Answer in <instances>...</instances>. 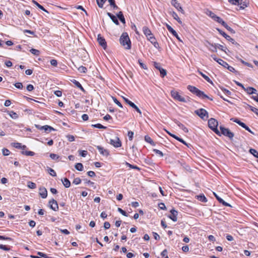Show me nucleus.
I'll use <instances>...</instances> for the list:
<instances>
[{
	"instance_id": "1",
	"label": "nucleus",
	"mask_w": 258,
	"mask_h": 258,
	"mask_svg": "<svg viewBox=\"0 0 258 258\" xmlns=\"http://www.w3.org/2000/svg\"><path fill=\"white\" fill-rule=\"evenodd\" d=\"M187 89L192 93L196 95L199 98H201L202 99H205L207 98L210 99V100L212 101L213 99L212 98H210L208 96H207L206 94L204 93V92L200 90L199 89H198L197 87L188 85L187 86Z\"/></svg>"
},
{
	"instance_id": "2",
	"label": "nucleus",
	"mask_w": 258,
	"mask_h": 258,
	"mask_svg": "<svg viewBox=\"0 0 258 258\" xmlns=\"http://www.w3.org/2000/svg\"><path fill=\"white\" fill-rule=\"evenodd\" d=\"M119 42L121 45L124 47L126 49H130L131 48V42L128 35L126 32H123L121 34Z\"/></svg>"
},
{
	"instance_id": "3",
	"label": "nucleus",
	"mask_w": 258,
	"mask_h": 258,
	"mask_svg": "<svg viewBox=\"0 0 258 258\" xmlns=\"http://www.w3.org/2000/svg\"><path fill=\"white\" fill-rule=\"evenodd\" d=\"M208 126L215 134L218 136H220V132L218 130V122L213 118H211L208 120Z\"/></svg>"
},
{
	"instance_id": "4",
	"label": "nucleus",
	"mask_w": 258,
	"mask_h": 258,
	"mask_svg": "<svg viewBox=\"0 0 258 258\" xmlns=\"http://www.w3.org/2000/svg\"><path fill=\"white\" fill-rule=\"evenodd\" d=\"M219 128L220 130V135L222 134L224 136L228 137L231 140L233 139L234 137V134L231 132L229 129L225 128L221 125L219 126Z\"/></svg>"
},
{
	"instance_id": "5",
	"label": "nucleus",
	"mask_w": 258,
	"mask_h": 258,
	"mask_svg": "<svg viewBox=\"0 0 258 258\" xmlns=\"http://www.w3.org/2000/svg\"><path fill=\"white\" fill-rule=\"evenodd\" d=\"M195 113L203 120H206L209 117L208 112L206 110L203 108H200L195 110Z\"/></svg>"
},
{
	"instance_id": "6",
	"label": "nucleus",
	"mask_w": 258,
	"mask_h": 258,
	"mask_svg": "<svg viewBox=\"0 0 258 258\" xmlns=\"http://www.w3.org/2000/svg\"><path fill=\"white\" fill-rule=\"evenodd\" d=\"M243 0H228V2L232 5L239 6L240 9H244L246 7L245 3H242Z\"/></svg>"
},
{
	"instance_id": "7",
	"label": "nucleus",
	"mask_w": 258,
	"mask_h": 258,
	"mask_svg": "<svg viewBox=\"0 0 258 258\" xmlns=\"http://www.w3.org/2000/svg\"><path fill=\"white\" fill-rule=\"evenodd\" d=\"M35 126L37 129L40 130H44L46 133H50L52 131H54V129L52 127L48 125L41 126L38 124H35Z\"/></svg>"
},
{
	"instance_id": "8",
	"label": "nucleus",
	"mask_w": 258,
	"mask_h": 258,
	"mask_svg": "<svg viewBox=\"0 0 258 258\" xmlns=\"http://www.w3.org/2000/svg\"><path fill=\"white\" fill-rule=\"evenodd\" d=\"M217 30L219 32V33L222 35L224 37H225L226 40L229 41L233 44H238V43L235 41V40L230 37V36L226 34L224 32L222 31L219 28H217Z\"/></svg>"
},
{
	"instance_id": "9",
	"label": "nucleus",
	"mask_w": 258,
	"mask_h": 258,
	"mask_svg": "<svg viewBox=\"0 0 258 258\" xmlns=\"http://www.w3.org/2000/svg\"><path fill=\"white\" fill-rule=\"evenodd\" d=\"M109 143L115 148L120 147L122 145L121 141L118 137H115V139H110Z\"/></svg>"
},
{
	"instance_id": "10",
	"label": "nucleus",
	"mask_w": 258,
	"mask_h": 258,
	"mask_svg": "<svg viewBox=\"0 0 258 258\" xmlns=\"http://www.w3.org/2000/svg\"><path fill=\"white\" fill-rule=\"evenodd\" d=\"M171 4L178 11L181 12L182 14L184 13V11L182 8L181 7L180 4L178 2L177 0H171Z\"/></svg>"
},
{
	"instance_id": "11",
	"label": "nucleus",
	"mask_w": 258,
	"mask_h": 258,
	"mask_svg": "<svg viewBox=\"0 0 258 258\" xmlns=\"http://www.w3.org/2000/svg\"><path fill=\"white\" fill-rule=\"evenodd\" d=\"M97 41L99 45L101 46L103 49H105L107 47V43L105 39L103 37L101 36L100 34H99L97 37Z\"/></svg>"
},
{
	"instance_id": "12",
	"label": "nucleus",
	"mask_w": 258,
	"mask_h": 258,
	"mask_svg": "<svg viewBox=\"0 0 258 258\" xmlns=\"http://www.w3.org/2000/svg\"><path fill=\"white\" fill-rule=\"evenodd\" d=\"M211 57L214 60L217 61L219 64L222 66L224 68H226L227 66H228L227 62H226V61H225L224 60L221 58H217L215 55H211Z\"/></svg>"
},
{
	"instance_id": "13",
	"label": "nucleus",
	"mask_w": 258,
	"mask_h": 258,
	"mask_svg": "<svg viewBox=\"0 0 258 258\" xmlns=\"http://www.w3.org/2000/svg\"><path fill=\"white\" fill-rule=\"evenodd\" d=\"M208 15L212 18L214 21H216L217 22L220 23L223 20L220 17L217 16L216 14H215L212 11L209 12Z\"/></svg>"
},
{
	"instance_id": "14",
	"label": "nucleus",
	"mask_w": 258,
	"mask_h": 258,
	"mask_svg": "<svg viewBox=\"0 0 258 258\" xmlns=\"http://www.w3.org/2000/svg\"><path fill=\"white\" fill-rule=\"evenodd\" d=\"M96 148L98 150L100 154L102 155L107 157L109 155V151L107 150L104 149L102 147L100 146H97Z\"/></svg>"
},
{
	"instance_id": "15",
	"label": "nucleus",
	"mask_w": 258,
	"mask_h": 258,
	"mask_svg": "<svg viewBox=\"0 0 258 258\" xmlns=\"http://www.w3.org/2000/svg\"><path fill=\"white\" fill-rule=\"evenodd\" d=\"M214 195L216 198V199L218 201V202L222 204L224 206H227L229 207H232L229 204L227 203V202H225L222 198H221L219 196H218L216 193L214 192Z\"/></svg>"
},
{
	"instance_id": "16",
	"label": "nucleus",
	"mask_w": 258,
	"mask_h": 258,
	"mask_svg": "<svg viewBox=\"0 0 258 258\" xmlns=\"http://www.w3.org/2000/svg\"><path fill=\"white\" fill-rule=\"evenodd\" d=\"M170 213L168 215V217L172 220L175 222L177 221V216L178 215V211H170Z\"/></svg>"
},
{
	"instance_id": "17",
	"label": "nucleus",
	"mask_w": 258,
	"mask_h": 258,
	"mask_svg": "<svg viewBox=\"0 0 258 258\" xmlns=\"http://www.w3.org/2000/svg\"><path fill=\"white\" fill-rule=\"evenodd\" d=\"M48 205L49 207L52 210H55L56 208H58L57 202L54 199H52L49 202Z\"/></svg>"
},
{
	"instance_id": "18",
	"label": "nucleus",
	"mask_w": 258,
	"mask_h": 258,
	"mask_svg": "<svg viewBox=\"0 0 258 258\" xmlns=\"http://www.w3.org/2000/svg\"><path fill=\"white\" fill-rule=\"evenodd\" d=\"M207 45H206V46L207 47H209V49L210 51L214 52H217V50L216 44H212L209 41H207Z\"/></svg>"
},
{
	"instance_id": "19",
	"label": "nucleus",
	"mask_w": 258,
	"mask_h": 258,
	"mask_svg": "<svg viewBox=\"0 0 258 258\" xmlns=\"http://www.w3.org/2000/svg\"><path fill=\"white\" fill-rule=\"evenodd\" d=\"M39 195L43 199H45L47 197V191L44 187L39 188Z\"/></svg>"
},
{
	"instance_id": "20",
	"label": "nucleus",
	"mask_w": 258,
	"mask_h": 258,
	"mask_svg": "<svg viewBox=\"0 0 258 258\" xmlns=\"http://www.w3.org/2000/svg\"><path fill=\"white\" fill-rule=\"evenodd\" d=\"M143 32L147 38L153 35L151 32V31L147 26H144L143 27Z\"/></svg>"
},
{
	"instance_id": "21",
	"label": "nucleus",
	"mask_w": 258,
	"mask_h": 258,
	"mask_svg": "<svg viewBox=\"0 0 258 258\" xmlns=\"http://www.w3.org/2000/svg\"><path fill=\"white\" fill-rule=\"evenodd\" d=\"M107 15L111 19V20L114 24H115L117 25H119V22L118 21L117 16H114V15L109 12H107Z\"/></svg>"
},
{
	"instance_id": "22",
	"label": "nucleus",
	"mask_w": 258,
	"mask_h": 258,
	"mask_svg": "<svg viewBox=\"0 0 258 258\" xmlns=\"http://www.w3.org/2000/svg\"><path fill=\"white\" fill-rule=\"evenodd\" d=\"M231 120H232L233 122L237 123L240 126H241V127H242L243 128H244L245 129H247V128H248V126L244 123L241 121L238 118H232L231 119Z\"/></svg>"
},
{
	"instance_id": "23",
	"label": "nucleus",
	"mask_w": 258,
	"mask_h": 258,
	"mask_svg": "<svg viewBox=\"0 0 258 258\" xmlns=\"http://www.w3.org/2000/svg\"><path fill=\"white\" fill-rule=\"evenodd\" d=\"M220 24H221L223 26H224L228 31L230 32L231 33H235V31L232 28L228 26L226 23L223 20H222Z\"/></svg>"
},
{
	"instance_id": "24",
	"label": "nucleus",
	"mask_w": 258,
	"mask_h": 258,
	"mask_svg": "<svg viewBox=\"0 0 258 258\" xmlns=\"http://www.w3.org/2000/svg\"><path fill=\"white\" fill-rule=\"evenodd\" d=\"M196 198L197 200L201 202L206 203L207 202L206 197L203 194L196 196Z\"/></svg>"
},
{
	"instance_id": "25",
	"label": "nucleus",
	"mask_w": 258,
	"mask_h": 258,
	"mask_svg": "<svg viewBox=\"0 0 258 258\" xmlns=\"http://www.w3.org/2000/svg\"><path fill=\"white\" fill-rule=\"evenodd\" d=\"M175 100H177L180 102H187V101H189V97L187 96L186 98L183 97L181 96H180L179 94L177 97V98L175 99Z\"/></svg>"
},
{
	"instance_id": "26",
	"label": "nucleus",
	"mask_w": 258,
	"mask_h": 258,
	"mask_svg": "<svg viewBox=\"0 0 258 258\" xmlns=\"http://www.w3.org/2000/svg\"><path fill=\"white\" fill-rule=\"evenodd\" d=\"M198 73L201 75L208 82H209V83L211 84H213V82L210 79V78L207 76L206 75H205V74H204L203 72H202L201 71L198 70Z\"/></svg>"
},
{
	"instance_id": "27",
	"label": "nucleus",
	"mask_w": 258,
	"mask_h": 258,
	"mask_svg": "<svg viewBox=\"0 0 258 258\" xmlns=\"http://www.w3.org/2000/svg\"><path fill=\"white\" fill-rule=\"evenodd\" d=\"M244 90L249 94H256V92H257V90L255 89L250 87L244 88Z\"/></svg>"
},
{
	"instance_id": "28",
	"label": "nucleus",
	"mask_w": 258,
	"mask_h": 258,
	"mask_svg": "<svg viewBox=\"0 0 258 258\" xmlns=\"http://www.w3.org/2000/svg\"><path fill=\"white\" fill-rule=\"evenodd\" d=\"M117 18L123 24L125 23V20L122 12H119L116 14Z\"/></svg>"
},
{
	"instance_id": "29",
	"label": "nucleus",
	"mask_w": 258,
	"mask_h": 258,
	"mask_svg": "<svg viewBox=\"0 0 258 258\" xmlns=\"http://www.w3.org/2000/svg\"><path fill=\"white\" fill-rule=\"evenodd\" d=\"M175 122L181 130H182L184 131V132L187 133L188 132V129L179 121L176 120V121H175Z\"/></svg>"
},
{
	"instance_id": "30",
	"label": "nucleus",
	"mask_w": 258,
	"mask_h": 258,
	"mask_svg": "<svg viewBox=\"0 0 258 258\" xmlns=\"http://www.w3.org/2000/svg\"><path fill=\"white\" fill-rule=\"evenodd\" d=\"M72 82L74 84V85L77 87L79 88L82 91H83V92H85V90L84 89V88L82 87L81 84L78 81H77L76 80H74L73 81H72Z\"/></svg>"
},
{
	"instance_id": "31",
	"label": "nucleus",
	"mask_w": 258,
	"mask_h": 258,
	"mask_svg": "<svg viewBox=\"0 0 258 258\" xmlns=\"http://www.w3.org/2000/svg\"><path fill=\"white\" fill-rule=\"evenodd\" d=\"M245 108L246 109H247V108L249 109L251 111L254 112L256 115H258V109H257L252 106H250L248 104H246Z\"/></svg>"
},
{
	"instance_id": "32",
	"label": "nucleus",
	"mask_w": 258,
	"mask_h": 258,
	"mask_svg": "<svg viewBox=\"0 0 258 258\" xmlns=\"http://www.w3.org/2000/svg\"><path fill=\"white\" fill-rule=\"evenodd\" d=\"M61 181H62V182L63 185L66 188H68L71 186V182L68 178H64L63 179V180L62 179Z\"/></svg>"
},
{
	"instance_id": "33",
	"label": "nucleus",
	"mask_w": 258,
	"mask_h": 258,
	"mask_svg": "<svg viewBox=\"0 0 258 258\" xmlns=\"http://www.w3.org/2000/svg\"><path fill=\"white\" fill-rule=\"evenodd\" d=\"M171 15L173 18L176 20L179 24H182V21L180 20V18L178 16L177 14L174 11L171 12Z\"/></svg>"
},
{
	"instance_id": "34",
	"label": "nucleus",
	"mask_w": 258,
	"mask_h": 258,
	"mask_svg": "<svg viewBox=\"0 0 258 258\" xmlns=\"http://www.w3.org/2000/svg\"><path fill=\"white\" fill-rule=\"evenodd\" d=\"M123 99L124 100V101H125V102L126 103H127L128 105H129L132 108H134L136 106V105L134 103L132 102L131 101L128 100L127 98L123 97Z\"/></svg>"
},
{
	"instance_id": "35",
	"label": "nucleus",
	"mask_w": 258,
	"mask_h": 258,
	"mask_svg": "<svg viewBox=\"0 0 258 258\" xmlns=\"http://www.w3.org/2000/svg\"><path fill=\"white\" fill-rule=\"evenodd\" d=\"M145 140L147 142L150 143L152 146H155V144L154 142V141H153V140L148 136H145Z\"/></svg>"
},
{
	"instance_id": "36",
	"label": "nucleus",
	"mask_w": 258,
	"mask_h": 258,
	"mask_svg": "<svg viewBox=\"0 0 258 258\" xmlns=\"http://www.w3.org/2000/svg\"><path fill=\"white\" fill-rule=\"evenodd\" d=\"M8 114L13 119H16L18 118L19 117L17 113H16V112H15L13 111H9Z\"/></svg>"
},
{
	"instance_id": "37",
	"label": "nucleus",
	"mask_w": 258,
	"mask_h": 258,
	"mask_svg": "<svg viewBox=\"0 0 258 258\" xmlns=\"http://www.w3.org/2000/svg\"><path fill=\"white\" fill-rule=\"evenodd\" d=\"M75 167V168L78 171H81L83 170V165L81 163H76Z\"/></svg>"
},
{
	"instance_id": "38",
	"label": "nucleus",
	"mask_w": 258,
	"mask_h": 258,
	"mask_svg": "<svg viewBox=\"0 0 258 258\" xmlns=\"http://www.w3.org/2000/svg\"><path fill=\"white\" fill-rule=\"evenodd\" d=\"M47 171L49 173V174L51 175L52 176L55 177L56 176V173L55 171L52 168L47 167Z\"/></svg>"
},
{
	"instance_id": "39",
	"label": "nucleus",
	"mask_w": 258,
	"mask_h": 258,
	"mask_svg": "<svg viewBox=\"0 0 258 258\" xmlns=\"http://www.w3.org/2000/svg\"><path fill=\"white\" fill-rule=\"evenodd\" d=\"M171 95L172 97L175 100L178 96L179 95V93L175 90H171L170 92Z\"/></svg>"
},
{
	"instance_id": "40",
	"label": "nucleus",
	"mask_w": 258,
	"mask_h": 258,
	"mask_svg": "<svg viewBox=\"0 0 258 258\" xmlns=\"http://www.w3.org/2000/svg\"><path fill=\"white\" fill-rule=\"evenodd\" d=\"M166 27L167 30L172 34L175 35L176 34V31L174 30L169 24H166Z\"/></svg>"
},
{
	"instance_id": "41",
	"label": "nucleus",
	"mask_w": 258,
	"mask_h": 258,
	"mask_svg": "<svg viewBox=\"0 0 258 258\" xmlns=\"http://www.w3.org/2000/svg\"><path fill=\"white\" fill-rule=\"evenodd\" d=\"M27 186L31 189H34L36 187V185L35 183L32 181H28Z\"/></svg>"
},
{
	"instance_id": "42",
	"label": "nucleus",
	"mask_w": 258,
	"mask_h": 258,
	"mask_svg": "<svg viewBox=\"0 0 258 258\" xmlns=\"http://www.w3.org/2000/svg\"><path fill=\"white\" fill-rule=\"evenodd\" d=\"M126 165L129 167L130 168L136 169L137 170L140 171L141 170L140 168L136 165H134L130 164L129 163L126 162Z\"/></svg>"
},
{
	"instance_id": "43",
	"label": "nucleus",
	"mask_w": 258,
	"mask_h": 258,
	"mask_svg": "<svg viewBox=\"0 0 258 258\" xmlns=\"http://www.w3.org/2000/svg\"><path fill=\"white\" fill-rule=\"evenodd\" d=\"M33 3L36 5V6L39 8L40 9L42 10V11L48 13V12L41 5H40L39 3H38L36 1H33Z\"/></svg>"
},
{
	"instance_id": "44",
	"label": "nucleus",
	"mask_w": 258,
	"mask_h": 258,
	"mask_svg": "<svg viewBox=\"0 0 258 258\" xmlns=\"http://www.w3.org/2000/svg\"><path fill=\"white\" fill-rule=\"evenodd\" d=\"M30 51L34 55H36V56H38L40 53V52L39 50H37V49H34V48H32L30 50Z\"/></svg>"
},
{
	"instance_id": "45",
	"label": "nucleus",
	"mask_w": 258,
	"mask_h": 258,
	"mask_svg": "<svg viewBox=\"0 0 258 258\" xmlns=\"http://www.w3.org/2000/svg\"><path fill=\"white\" fill-rule=\"evenodd\" d=\"M249 153L253 155L254 157L258 158V152L254 149H250Z\"/></svg>"
},
{
	"instance_id": "46",
	"label": "nucleus",
	"mask_w": 258,
	"mask_h": 258,
	"mask_svg": "<svg viewBox=\"0 0 258 258\" xmlns=\"http://www.w3.org/2000/svg\"><path fill=\"white\" fill-rule=\"evenodd\" d=\"M92 126L95 128H98L100 129H106V127L101 124L100 123H97L95 124H92Z\"/></svg>"
},
{
	"instance_id": "47",
	"label": "nucleus",
	"mask_w": 258,
	"mask_h": 258,
	"mask_svg": "<svg viewBox=\"0 0 258 258\" xmlns=\"http://www.w3.org/2000/svg\"><path fill=\"white\" fill-rule=\"evenodd\" d=\"M22 154L26 156H33L35 155L34 152L32 151H22Z\"/></svg>"
},
{
	"instance_id": "48",
	"label": "nucleus",
	"mask_w": 258,
	"mask_h": 258,
	"mask_svg": "<svg viewBox=\"0 0 258 258\" xmlns=\"http://www.w3.org/2000/svg\"><path fill=\"white\" fill-rule=\"evenodd\" d=\"M138 62L139 63L140 66L141 67V68L142 69H144V70L148 69L147 66L142 62L141 59H139L138 60Z\"/></svg>"
},
{
	"instance_id": "49",
	"label": "nucleus",
	"mask_w": 258,
	"mask_h": 258,
	"mask_svg": "<svg viewBox=\"0 0 258 258\" xmlns=\"http://www.w3.org/2000/svg\"><path fill=\"white\" fill-rule=\"evenodd\" d=\"M78 71L80 72V73H85L87 72V69L85 67H84L83 66H80L78 69Z\"/></svg>"
},
{
	"instance_id": "50",
	"label": "nucleus",
	"mask_w": 258,
	"mask_h": 258,
	"mask_svg": "<svg viewBox=\"0 0 258 258\" xmlns=\"http://www.w3.org/2000/svg\"><path fill=\"white\" fill-rule=\"evenodd\" d=\"M159 72L160 73V76L162 78L164 77L167 74V72L166 70L163 68H162L161 69H159Z\"/></svg>"
},
{
	"instance_id": "51",
	"label": "nucleus",
	"mask_w": 258,
	"mask_h": 258,
	"mask_svg": "<svg viewBox=\"0 0 258 258\" xmlns=\"http://www.w3.org/2000/svg\"><path fill=\"white\" fill-rule=\"evenodd\" d=\"M50 157L54 160H57L59 158V156L57 154L51 153L49 155Z\"/></svg>"
},
{
	"instance_id": "52",
	"label": "nucleus",
	"mask_w": 258,
	"mask_h": 258,
	"mask_svg": "<svg viewBox=\"0 0 258 258\" xmlns=\"http://www.w3.org/2000/svg\"><path fill=\"white\" fill-rule=\"evenodd\" d=\"M96 2L98 7L102 8L105 1V0H96Z\"/></svg>"
},
{
	"instance_id": "53",
	"label": "nucleus",
	"mask_w": 258,
	"mask_h": 258,
	"mask_svg": "<svg viewBox=\"0 0 258 258\" xmlns=\"http://www.w3.org/2000/svg\"><path fill=\"white\" fill-rule=\"evenodd\" d=\"M153 151L156 154L159 155L160 157H163L164 155L163 153L159 150L154 149L153 150Z\"/></svg>"
},
{
	"instance_id": "54",
	"label": "nucleus",
	"mask_w": 258,
	"mask_h": 258,
	"mask_svg": "<svg viewBox=\"0 0 258 258\" xmlns=\"http://www.w3.org/2000/svg\"><path fill=\"white\" fill-rule=\"evenodd\" d=\"M113 100L114 102L117 104L119 107L122 108L123 106L121 103L115 98V97H112Z\"/></svg>"
},
{
	"instance_id": "55",
	"label": "nucleus",
	"mask_w": 258,
	"mask_h": 258,
	"mask_svg": "<svg viewBox=\"0 0 258 258\" xmlns=\"http://www.w3.org/2000/svg\"><path fill=\"white\" fill-rule=\"evenodd\" d=\"M134 134V132L131 131L128 132L127 136L130 141L133 140Z\"/></svg>"
},
{
	"instance_id": "56",
	"label": "nucleus",
	"mask_w": 258,
	"mask_h": 258,
	"mask_svg": "<svg viewBox=\"0 0 258 258\" xmlns=\"http://www.w3.org/2000/svg\"><path fill=\"white\" fill-rule=\"evenodd\" d=\"M81 182V179L79 177L75 178L73 181V183L76 185L80 184Z\"/></svg>"
},
{
	"instance_id": "57",
	"label": "nucleus",
	"mask_w": 258,
	"mask_h": 258,
	"mask_svg": "<svg viewBox=\"0 0 258 258\" xmlns=\"http://www.w3.org/2000/svg\"><path fill=\"white\" fill-rule=\"evenodd\" d=\"M0 249H2L3 250H6V251H9L11 249L10 247L5 245L0 244Z\"/></svg>"
},
{
	"instance_id": "58",
	"label": "nucleus",
	"mask_w": 258,
	"mask_h": 258,
	"mask_svg": "<svg viewBox=\"0 0 258 258\" xmlns=\"http://www.w3.org/2000/svg\"><path fill=\"white\" fill-rule=\"evenodd\" d=\"M147 39L150 41V42L153 44V42H155L156 41V39L155 38V37L154 36V35H152L151 36H150L149 37H148L147 38Z\"/></svg>"
},
{
	"instance_id": "59",
	"label": "nucleus",
	"mask_w": 258,
	"mask_h": 258,
	"mask_svg": "<svg viewBox=\"0 0 258 258\" xmlns=\"http://www.w3.org/2000/svg\"><path fill=\"white\" fill-rule=\"evenodd\" d=\"M217 45V48H218L219 49L226 52V49H227L226 47H224L223 45L220 44H216Z\"/></svg>"
},
{
	"instance_id": "60",
	"label": "nucleus",
	"mask_w": 258,
	"mask_h": 258,
	"mask_svg": "<svg viewBox=\"0 0 258 258\" xmlns=\"http://www.w3.org/2000/svg\"><path fill=\"white\" fill-rule=\"evenodd\" d=\"M79 154L81 156L85 157L87 156L88 152L85 150L79 151Z\"/></svg>"
},
{
	"instance_id": "61",
	"label": "nucleus",
	"mask_w": 258,
	"mask_h": 258,
	"mask_svg": "<svg viewBox=\"0 0 258 258\" xmlns=\"http://www.w3.org/2000/svg\"><path fill=\"white\" fill-rule=\"evenodd\" d=\"M2 152H3V155H4V156H8L10 154V151L8 149H6V148H4L3 149Z\"/></svg>"
},
{
	"instance_id": "62",
	"label": "nucleus",
	"mask_w": 258,
	"mask_h": 258,
	"mask_svg": "<svg viewBox=\"0 0 258 258\" xmlns=\"http://www.w3.org/2000/svg\"><path fill=\"white\" fill-rule=\"evenodd\" d=\"M15 86L19 89H22L23 87V84L22 83H16L14 84Z\"/></svg>"
},
{
	"instance_id": "63",
	"label": "nucleus",
	"mask_w": 258,
	"mask_h": 258,
	"mask_svg": "<svg viewBox=\"0 0 258 258\" xmlns=\"http://www.w3.org/2000/svg\"><path fill=\"white\" fill-rule=\"evenodd\" d=\"M158 206L160 210H165L166 209L165 205L163 203H158Z\"/></svg>"
},
{
	"instance_id": "64",
	"label": "nucleus",
	"mask_w": 258,
	"mask_h": 258,
	"mask_svg": "<svg viewBox=\"0 0 258 258\" xmlns=\"http://www.w3.org/2000/svg\"><path fill=\"white\" fill-rule=\"evenodd\" d=\"M13 147L17 149L22 148V144L19 143H14L13 144Z\"/></svg>"
}]
</instances>
